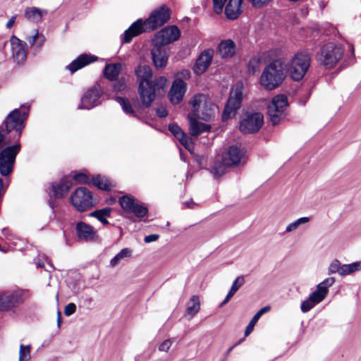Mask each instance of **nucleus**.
Returning a JSON list of instances; mask_svg holds the SVG:
<instances>
[{
    "label": "nucleus",
    "instance_id": "nucleus-12",
    "mask_svg": "<svg viewBox=\"0 0 361 361\" xmlns=\"http://www.w3.org/2000/svg\"><path fill=\"white\" fill-rule=\"evenodd\" d=\"M287 106L286 96L279 94L272 99L267 106V113L273 125H277L284 117Z\"/></svg>",
    "mask_w": 361,
    "mask_h": 361
},
{
    "label": "nucleus",
    "instance_id": "nucleus-31",
    "mask_svg": "<svg viewBox=\"0 0 361 361\" xmlns=\"http://www.w3.org/2000/svg\"><path fill=\"white\" fill-rule=\"evenodd\" d=\"M72 185V181L64 178L61 180L59 183L52 185L53 192L57 197H63L67 195Z\"/></svg>",
    "mask_w": 361,
    "mask_h": 361
},
{
    "label": "nucleus",
    "instance_id": "nucleus-11",
    "mask_svg": "<svg viewBox=\"0 0 361 361\" xmlns=\"http://www.w3.org/2000/svg\"><path fill=\"white\" fill-rule=\"evenodd\" d=\"M20 149V145L17 142L4 148L0 152V173L2 176H8L13 171L16 157Z\"/></svg>",
    "mask_w": 361,
    "mask_h": 361
},
{
    "label": "nucleus",
    "instance_id": "nucleus-38",
    "mask_svg": "<svg viewBox=\"0 0 361 361\" xmlns=\"http://www.w3.org/2000/svg\"><path fill=\"white\" fill-rule=\"evenodd\" d=\"M92 183L101 190H109L114 187V184L106 177L97 176L92 178Z\"/></svg>",
    "mask_w": 361,
    "mask_h": 361
},
{
    "label": "nucleus",
    "instance_id": "nucleus-7",
    "mask_svg": "<svg viewBox=\"0 0 361 361\" xmlns=\"http://www.w3.org/2000/svg\"><path fill=\"white\" fill-rule=\"evenodd\" d=\"M27 116L25 111L21 112L19 109L13 110L6 118L4 125L7 134L11 135V139L18 140L21 136L22 130L25 128L24 122Z\"/></svg>",
    "mask_w": 361,
    "mask_h": 361
},
{
    "label": "nucleus",
    "instance_id": "nucleus-52",
    "mask_svg": "<svg viewBox=\"0 0 361 361\" xmlns=\"http://www.w3.org/2000/svg\"><path fill=\"white\" fill-rule=\"evenodd\" d=\"M271 0H250V1L256 7H262L269 4Z\"/></svg>",
    "mask_w": 361,
    "mask_h": 361
},
{
    "label": "nucleus",
    "instance_id": "nucleus-45",
    "mask_svg": "<svg viewBox=\"0 0 361 361\" xmlns=\"http://www.w3.org/2000/svg\"><path fill=\"white\" fill-rule=\"evenodd\" d=\"M338 273L341 276H342V265L338 259H334L329 264L328 267V274H333Z\"/></svg>",
    "mask_w": 361,
    "mask_h": 361
},
{
    "label": "nucleus",
    "instance_id": "nucleus-17",
    "mask_svg": "<svg viewBox=\"0 0 361 361\" xmlns=\"http://www.w3.org/2000/svg\"><path fill=\"white\" fill-rule=\"evenodd\" d=\"M214 54V51L212 49H207L200 54L193 67L196 75H201L207 71L212 61Z\"/></svg>",
    "mask_w": 361,
    "mask_h": 361
},
{
    "label": "nucleus",
    "instance_id": "nucleus-18",
    "mask_svg": "<svg viewBox=\"0 0 361 361\" xmlns=\"http://www.w3.org/2000/svg\"><path fill=\"white\" fill-rule=\"evenodd\" d=\"M153 48L152 49L151 54L154 66L157 68H162L166 66L169 54L165 46L161 44H157L152 43Z\"/></svg>",
    "mask_w": 361,
    "mask_h": 361
},
{
    "label": "nucleus",
    "instance_id": "nucleus-33",
    "mask_svg": "<svg viewBox=\"0 0 361 361\" xmlns=\"http://www.w3.org/2000/svg\"><path fill=\"white\" fill-rule=\"evenodd\" d=\"M244 277L243 276H238L233 281L229 292L228 293L224 301L221 303L220 307H223L224 305H226L238 291V290L244 284Z\"/></svg>",
    "mask_w": 361,
    "mask_h": 361
},
{
    "label": "nucleus",
    "instance_id": "nucleus-1",
    "mask_svg": "<svg viewBox=\"0 0 361 361\" xmlns=\"http://www.w3.org/2000/svg\"><path fill=\"white\" fill-rule=\"evenodd\" d=\"M169 17V10L166 6H163L154 10L146 21L142 22L141 20H138L126 30L123 42L128 43L133 37L140 35L142 32L157 29L166 23Z\"/></svg>",
    "mask_w": 361,
    "mask_h": 361
},
{
    "label": "nucleus",
    "instance_id": "nucleus-41",
    "mask_svg": "<svg viewBox=\"0 0 361 361\" xmlns=\"http://www.w3.org/2000/svg\"><path fill=\"white\" fill-rule=\"evenodd\" d=\"M31 359V346L30 345L20 344L19 348L18 361H29Z\"/></svg>",
    "mask_w": 361,
    "mask_h": 361
},
{
    "label": "nucleus",
    "instance_id": "nucleus-63",
    "mask_svg": "<svg viewBox=\"0 0 361 361\" xmlns=\"http://www.w3.org/2000/svg\"><path fill=\"white\" fill-rule=\"evenodd\" d=\"M85 302H87L90 305L92 302V299L89 298V299L86 300Z\"/></svg>",
    "mask_w": 361,
    "mask_h": 361
},
{
    "label": "nucleus",
    "instance_id": "nucleus-14",
    "mask_svg": "<svg viewBox=\"0 0 361 361\" xmlns=\"http://www.w3.org/2000/svg\"><path fill=\"white\" fill-rule=\"evenodd\" d=\"M264 123V116L258 112L247 113L240 120L239 129L243 133H253L258 131Z\"/></svg>",
    "mask_w": 361,
    "mask_h": 361
},
{
    "label": "nucleus",
    "instance_id": "nucleus-56",
    "mask_svg": "<svg viewBox=\"0 0 361 361\" xmlns=\"http://www.w3.org/2000/svg\"><path fill=\"white\" fill-rule=\"evenodd\" d=\"M16 20V16H13L6 23V27L8 29H10L13 27V25L15 24Z\"/></svg>",
    "mask_w": 361,
    "mask_h": 361
},
{
    "label": "nucleus",
    "instance_id": "nucleus-47",
    "mask_svg": "<svg viewBox=\"0 0 361 361\" xmlns=\"http://www.w3.org/2000/svg\"><path fill=\"white\" fill-rule=\"evenodd\" d=\"M73 179L81 184H88L90 183L89 178L83 173H77L73 176Z\"/></svg>",
    "mask_w": 361,
    "mask_h": 361
},
{
    "label": "nucleus",
    "instance_id": "nucleus-39",
    "mask_svg": "<svg viewBox=\"0 0 361 361\" xmlns=\"http://www.w3.org/2000/svg\"><path fill=\"white\" fill-rule=\"evenodd\" d=\"M358 271H361V261L342 265V276L350 275Z\"/></svg>",
    "mask_w": 361,
    "mask_h": 361
},
{
    "label": "nucleus",
    "instance_id": "nucleus-48",
    "mask_svg": "<svg viewBox=\"0 0 361 361\" xmlns=\"http://www.w3.org/2000/svg\"><path fill=\"white\" fill-rule=\"evenodd\" d=\"M173 341L171 339L164 340L159 346V350L161 352L167 353L170 349Z\"/></svg>",
    "mask_w": 361,
    "mask_h": 361
},
{
    "label": "nucleus",
    "instance_id": "nucleus-59",
    "mask_svg": "<svg viewBox=\"0 0 361 361\" xmlns=\"http://www.w3.org/2000/svg\"><path fill=\"white\" fill-rule=\"evenodd\" d=\"M5 139L4 135L2 133V131L0 130V147L1 146V144Z\"/></svg>",
    "mask_w": 361,
    "mask_h": 361
},
{
    "label": "nucleus",
    "instance_id": "nucleus-30",
    "mask_svg": "<svg viewBox=\"0 0 361 361\" xmlns=\"http://www.w3.org/2000/svg\"><path fill=\"white\" fill-rule=\"evenodd\" d=\"M200 310V300L197 295H192L187 302L185 317L188 319H192Z\"/></svg>",
    "mask_w": 361,
    "mask_h": 361
},
{
    "label": "nucleus",
    "instance_id": "nucleus-15",
    "mask_svg": "<svg viewBox=\"0 0 361 361\" xmlns=\"http://www.w3.org/2000/svg\"><path fill=\"white\" fill-rule=\"evenodd\" d=\"M180 36V32L176 26H169L156 34L152 43L165 46L176 41Z\"/></svg>",
    "mask_w": 361,
    "mask_h": 361
},
{
    "label": "nucleus",
    "instance_id": "nucleus-37",
    "mask_svg": "<svg viewBox=\"0 0 361 361\" xmlns=\"http://www.w3.org/2000/svg\"><path fill=\"white\" fill-rule=\"evenodd\" d=\"M132 250L130 248L122 249L114 257L110 260V265L112 267H116L121 261L132 257Z\"/></svg>",
    "mask_w": 361,
    "mask_h": 361
},
{
    "label": "nucleus",
    "instance_id": "nucleus-42",
    "mask_svg": "<svg viewBox=\"0 0 361 361\" xmlns=\"http://www.w3.org/2000/svg\"><path fill=\"white\" fill-rule=\"evenodd\" d=\"M117 102L121 106L123 111L128 115L134 116L135 112L131 106L129 100L124 97H117Z\"/></svg>",
    "mask_w": 361,
    "mask_h": 361
},
{
    "label": "nucleus",
    "instance_id": "nucleus-2",
    "mask_svg": "<svg viewBox=\"0 0 361 361\" xmlns=\"http://www.w3.org/2000/svg\"><path fill=\"white\" fill-rule=\"evenodd\" d=\"M286 64L281 59H276L264 67L259 77V85L267 90L277 88L286 78Z\"/></svg>",
    "mask_w": 361,
    "mask_h": 361
},
{
    "label": "nucleus",
    "instance_id": "nucleus-27",
    "mask_svg": "<svg viewBox=\"0 0 361 361\" xmlns=\"http://www.w3.org/2000/svg\"><path fill=\"white\" fill-rule=\"evenodd\" d=\"M97 56L90 54H81L75 60H74L67 68L71 72L74 73L84 66L95 61Z\"/></svg>",
    "mask_w": 361,
    "mask_h": 361
},
{
    "label": "nucleus",
    "instance_id": "nucleus-62",
    "mask_svg": "<svg viewBox=\"0 0 361 361\" xmlns=\"http://www.w3.org/2000/svg\"><path fill=\"white\" fill-rule=\"evenodd\" d=\"M185 204L188 206V207H192V204H194V203L192 202H186Z\"/></svg>",
    "mask_w": 361,
    "mask_h": 361
},
{
    "label": "nucleus",
    "instance_id": "nucleus-43",
    "mask_svg": "<svg viewBox=\"0 0 361 361\" xmlns=\"http://www.w3.org/2000/svg\"><path fill=\"white\" fill-rule=\"evenodd\" d=\"M129 213L133 214L135 216L140 218L145 216L147 213V209L137 201Z\"/></svg>",
    "mask_w": 361,
    "mask_h": 361
},
{
    "label": "nucleus",
    "instance_id": "nucleus-25",
    "mask_svg": "<svg viewBox=\"0 0 361 361\" xmlns=\"http://www.w3.org/2000/svg\"><path fill=\"white\" fill-rule=\"evenodd\" d=\"M76 233L80 239L85 240H94L97 238L94 228L84 222L77 224Z\"/></svg>",
    "mask_w": 361,
    "mask_h": 361
},
{
    "label": "nucleus",
    "instance_id": "nucleus-29",
    "mask_svg": "<svg viewBox=\"0 0 361 361\" xmlns=\"http://www.w3.org/2000/svg\"><path fill=\"white\" fill-rule=\"evenodd\" d=\"M135 75L139 85L142 83L152 82V73L150 67L146 65H140L135 68Z\"/></svg>",
    "mask_w": 361,
    "mask_h": 361
},
{
    "label": "nucleus",
    "instance_id": "nucleus-28",
    "mask_svg": "<svg viewBox=\"0 0 361 361\" xmlns=\"http://www.w3.org/2000/svg\"><path fill=\"white\" fill-rule=\"evenodd\" d=\"M188 118L190 121V131L191 135L197 137L202 133L209 130V125L197 121L196 120L197 118L193 117L192 114H189Z\"/></svg>",
    "mask_w": 361,
    "mask_h": 361
},
{
    "label": "nucleus",
    "instance_id": "nucleus-4",
    "mask_svg": "<svg viewBox=\"0 0 361 361\" xmlns=\"http://www.w3.org/2000/svg\"><path fill=\"white\" fill-rule=\"evenodd\" d=\"M343 56V49L333 42L324 44L316 54V60L326 69H331L336 66Z\"/></svg>",
    "mask_w": 361,
    "mask_h": 361
},
{
    "label": "nucleus",
    "instance_id": "nucleus-5",
    "mask_svg": "<svg viewBox=\"0 0 361 361\" xmlns=\"http://www.w3.org/2000/svg\"><path fill=\"white\" fill-rule=\"evenodd\" d=\"M243 157V152L239 147H230L222 155L221 160H216L212 168V173L216 178L221 176L226 172V167L238 166Z\"/></svg>",
    "mask_w": 361,
    "mask_h": 361
},
{
    "label": "nucleus",
    "instance_id": "nucleus-8",
    "mask_svg": "<svg viewBox=\"0 0 361 361\" xmlns=\"http://www.w3.org/2000/svg\"><path fill=\"white\" fill-rule=\"evenodd\" d=\"M335 283L334 277L325 279L317 286V289L309 297L302 302L300 310L303 313L311 310L315 305L320 303L326 296L329 288Z\"/></svg>",
    "mask_w": 361,
    "mask_h": 361
},
{
    "label": "nucleus",
    "instance_id": "nucleus-6",
    "mask_svg": "<svg viewBox=\"0 0 361 361\" xmlns=\"http://www.w3.org/2000/svg\"><path fill=\"white\" fill-rule=\"evenodd\" d=\"M311 62L310 55L307 52L296 53L286 64V70L290 78L295 81L302 80L307 73Z\"/></svg>",
    "mask_w": 361,
    "mask_h": 361
},
{
    "label": "nucleus",
    "instance_id": "nucleus-19",
    "mask_svg": "<svg viewBox=\"0 0 361 361\" xmlns=\"http://www.w3.org/2000/svg\"><path fill=\"white\" fill-rule=\"evenodd\" d=\"M99 90L97 87L91 88L81 98V102L78 108L90 109L99 104Z\"/></svg>",
    "mask_w": 361,
    "mask_h": 361
},
{
    "label": "nucleus",
    "instance_id": "nucleus-40",
    "mask_svg": "<svg viewBox=\"0 0 361 361\" xmlns=\"http://www.w3.org/2000/svg\"><path fill=\"white\" fill-rule=\"evenodd\" d=\"M119 204L122 209L126 212H128L130 211L132 207H134V205L137 202V200H135L132 196L129 195H125L119 198L118 200Z\"/></svg>",
    "mask_w": 361,
    "mask_h": 361
},
{
    "label": "nucleus",
    "instance_id": "nucleus-16",
    "mask_svg": "<svg viewBox=\"0 0 361 361\" xmlns=\"http://www.w3.org/2000/svg\"><path fill=\"white\" fill-rule=\"evenodd\" d=\"M9 42L13 59L18 63H23L27 58V48L26 43L15 35L11 37Z\"/></svg>",
    "mask_w": 361,
    "mask_h": 361
},
{
    "label": "nucleus",
    "instance_id": "nucleus-20",
    "mask_svg": "<svg viewBox=\"0 0 361 361\" xmlns=\"http://www.w3.org/2000/svg\"><path fill=\"white\" fill-rule=\"evenodd\" d=\"M154 85L152 82L139 85L138 93L142 103L145 106H149L155 99Z\"/></svg>",
    "mask_w": 361,
    "mask_h": 361
},
{
    "label": "nucleus",
    "instance_id": "nucleus-21",
    "mask_svg": "<svg viewBox=\"0 0 361 361\" xmlns=\"http://www.w3.org/2000/svg\"><path fill=\"white\" fill-rule=\"evenodd\" d=\"M24 17L30 23H38L48 15V10L37 6H27L24 10Z\"/></svg>",
    "mask_w": 361,
    "mask_h": 361
},
{
    "label": "nucleus",
    "instance_id": "nucleus-61",
    "mask_svg": "<svg viewBox=\"0 0 361 361\" xmlns=\"http://www.w3.org/2000/svg\"><path fill=\"white\" fill-rule=\"evenodd\" d=\"M350 51H351V57L353 58L355 56L354 54V47L350 45Z\"/></svg>",
    "mask_w": 361,
    "mask_h": 361
},
{
    "label": "nucleus",
    "instance_id": "nucleus-26",
    "mask_svg": "<svg viewBox=\"0 0 361 361\" xmlns=\"http://www.w3.org/2000/svg\"><path fill=\"white\" fill-rule=\"evenodd\" d=\"M243 0H229L225 7V14L227 18L235 20L243 12Z\"/></svg>",
    "mask_w": 361,
    "mask_h": 361
},
{
    "label": "nucleus",
    "instance_id": "nucleus-23",
    "mask_svg": "<svg viewBox=\"0 0 361 361\" xmlns=\"http://www.w3.org/2000/svg\"><path fill=\"white\" fill-rule=\"evenodd\" d=\"M236 49L235 43L228 39L220 42L217 47V52L222 59H228L235 54Z\"/></svg>",
    "mask_w": 361,
    "mask_h": 361
},
{
    "label": "nucleus",
    "instance_id": "nucleus-24",
    "mask_svg": "<svg viewBox=\"0 0 361 361\" xmlns=\"http://www.w3.org/2000/svg\"><path fill=\"white\" fill-rule=\"evenodd\" d=\"M169 129L186 149L192 152L193 144L191 139L185 134L178 126L176 124L169 125Z\"/></svg>",
    "mask_w": 361,
    "mask_h": 361
},
{
    "label": "nucleus",
    "instance_id": "nucleus-54",
    "mask_svg": "<svg viewBox=\"0 0 361 361\" xmlns=\"http://www.w3.org/2000/svg\"><path fill=\"white\" fill-rule=\"evenodd\" d=\"M159 239V235L157 234H151L145 237V242L146 243H149L152 242H154Z\"/></svg>",
    "mask_w": 361,
    "mask_h": 361
},
{
    "label": "nucleus",
    "instance_id": "nucleus-53",
    "mask_svg": "<svg viewBox=\"0 0 361 361\" xmlns=\"http://www.w3.org/2000/svg\"><path fill=\"white\" fill-rule=\"evenodd\" d=\"M39 37V31L38 30H35V34L32 36L28 37L27 40L30 44V45H34L37 44V40Z\"/></svg>",
    "mask_w": 361,
    "mask_h": 361
},
{
    "label": "nucleus",
    "instance_id": "nucleus-55",
    "mask_svg": "<svg viewBox=\"0 0 361 361\" xmlns=\"http://www.w3.org/2000/svg\"><path fill=\"white\" fill-rule=\"evenodd\" d=\"M157 114L159 117L164 118L167 116V111L166 108L161 106L157 109Z\"/></svg>",
    "mask_w": 361,
    "mask_h": 361
},
{
    "label": "nucleus",
    "instance_id": "nucleus-36",
    "mask_svg": "<svg viewBox=\"0 0 361 361\" xmlns=\"http://www.w3.org/2000/svg\"><path fill=\"white\" fill-rule=\"evenodd\" d=\"M111 209L109 207H105L102 209L94 211L89 214L90 216L97 218L102 224L107 225L109 224L107 217L111 215Z\"/></svg>",
    "mask_w": 361,
    "mask_h": 361
},
{
    "label": "nucleus",
    "instance_id": "nucleus-44",
    "mask_svg": "<svg viewBox=\"0 0 361 361\" xmlns=\"http://www.w3.org/2000/svg\"><path fill=\"white\" fill-rule=\"evenodd\" d=\"M262 63V58L259 56H254L248 63V71L250 73H255L259 68Z\"/></svg>",
    "mask_w": 361,
    "mask_h": 361
},
{
    "label": "nucleus",
    "instance_id": "nucleus-3",
    "mask_svg": "<svg viewBox=\"0 0 361 361\" xmlns=\"http://www.w3.org/2000/svg\"><path fill=\"white\" fill-rule=\"evenodd\" d=\"M193 117L204 121H210L218 114V107L205 94H195L190 102Z\"/></svg>",
    "mask_w": 361,
    "mask_h": 361
},
{
    "label": "nucleus",
    "instance_id": "nucleus-13",
    "mask_svg": "<svg viewBox=\"0 0 361 361\" xmlns=\"http://www.w3.org/2000/svg\"><path fill=\"white\" fill-rule=\"evenodd\" d=\"M243 98V85L237 84L231 90L230 97L225 106L222 119L226 121L235 115L236 111L240 108Z\"/></svg>",
    "mask_w": 361,
    "mask_h": 361
},
{
    "label": "nucleus",
    "instance_id": "nucleus-34",
    "mask_svg": "<svg viewBox=\"0 0 361 361\" xmlns=\"http://www.w3.org/2000/svg\"><path fill=\"white\" fill-rule=\"evenodd\" d=\"M310 221V218L308 216L300 217L295 221L288 224L286 226L285 232L291 233L298 230L302 226L307 224Z\"/></svg>",
    "mask_w": 361,
    "mask_h": 361
},
{
    "label": "nucleus",
    "instance_id": "nucleus-22",
    "mask_svg": "<svg viewBox=\"0 0 361 361\" xmlns=\"http://www.w3.org/2000/svg\"><path fill=\"white\" fill-rule=\"evenodd\" d=\"M22 302L20 295L17 293H1L0 294V310H8Z\"/></svg>",
    "mask_w": 361,
    "mask_h": 361
},
{
    "label": "nucleus",
    "instance_id": "nucleus-35",
    "mask_svg": "<svg viewBox=\"0 0 361 361\" xmlns=\"http://www.w3.org/2000/svg\"><path fill=\"white\" fill-rule=\"evenodd\" d=\"M269 306H265L260 309L252 317L250 323L248 324L245 331V336H247L253 330L255 325L259 319V318L265 313L268 312L270 310Z\"/></svg>",
    "mask_w": 361,
    "mask_h": 361
},
{
    "label": "nucleus",
    "instance_id": "nucleus-46",
    "mask_svg": "<svg viewBox=\"0 0 361 361\" xmlns=\"http://www.w3.org/2000/svg\"><path fill=\"white\" fill-rule=\"evenodd\" d=\"M226 1V0H213V8L216 13H222Z\"/></svg>",
    "mask_w": 361,
    "mask_h": 361
},
{
    "label": "nucleus",
    "instance_id": "nucleus-51",
    "mask_svg": "<svg viewBox=\"0 0 361 361\" xmlns=\"http://www.w3.org/2000/svg\"><path fill=\"white\" fill-rule=\"evenodd\" d=\"M126 88L125 82L123 80H118L114 85L116 92H121Z\"/></svg>",
    "mask_w": 361,
    "mask_h": 361
},
{
    "label": "nucleus",
    "instance_id": "nucleus-57",
    "mask_svg": "<svg viewBox=\"0 0 361 361\" xmlns=\"http://www.w3.org/2000/svg\"><path fill=\"white\" fill-rule=\"evenodd\" d=\"M46 38L44 35L39 33V37L37 40V44L39 47H42L44 42H45Z\"/></svg>",
    "mask_w": 361,
    "mask_h": 361
},
{
    "label": "nucleus",
    "instance_id": "nucleus-32",
    "mask_svg": "<svg viewBox=\"0 0 361 361\" xmlns=\"http://www.w3.org/2000/svg\"><path fill=\"white\" fill-rule=\"evenodd\" d=\"M123 69V64L121 63L107 64L104 69L105 78L109 80L115 81Z\"/></svg>",
    "mask_w": 361,
    "mask_h": 361
},
{
    "label": "nucleus",
    "instance_id": "nucleus-60",
    "mask_svg": "<svg viewBox=\"0 0 361 361\" xmlns=\"http://www.w3.org/2000/svg\"><path fill=\"white\" fill-rule=\"evenodd\" d=\"M8 184V180L6 181V185H4L3 180L0 178V188L3 189L4 187H6Z\"/></svg>",
    "mask_w": 361,
    "mask_h": 361
},
{
    "label": "nucleus",
    "instance_id": "nucleus-50",
    "mask_svg": "<svg viewBox=\"0 0 361 361\" xmlns=\"http://www.w3.org/2000/svg\"><path fill=\"white\" fill-rule=\"evenodd\" d=\"M75 310H76L75 305L74 303L71 302L66 305V307L64 308V314L66 316H71L75 312Z\"/></svg>",
    "mask_w": 361,
    "mask_h": 361
},
{
    "label": "nucleus",
    "instance_id": "nucleus-64",
    "mask_svg": "<svg viewBox=\"0 0 361 361\" xmlns=\"http://www.w3.org/2000/svg\"><path fill=\"white\" fill-rule=\"evenodd\" d=\"M233 347H231V348H230L228 349V353H229L233 350Z\"/></svg>",
    "mask_w": 361,
    "mask_h": 361
},
{
    "label": "nucleus",
    "instance_id": "nucleus-58",
    "mask_svg": "<svg viewBox=\"0 0 361 361\" xmlns=\"http://www.w3.org/2000/svg\"><path fill=\"white\" fill-rule=\"evenodd\" d=\"M57 316H58V318H57L58 326H60L61 323V314L59 311H58V312H57Z\"/></svg>",
    "mask_w": 361,
    "mask_h": 361
},
{
    "label": "nucleus",
    "instance_id": "nucleus-49",
    "mask_svg": "<svg viewBox=\"0 0 361 361\" xmlns=\"http://www.w3.org/2000/svg\"><path fill=\"white\" fill-rule=\"evenodd\" d=\"M168 83V80L166 78L161 76L157 78L153 84L154 87L157 86L158 89H164Z\"/></svg>",
    "mask_w": 361,
    "mask_h": 361
},
{
    "label": "nucleus",
    "instance_id": "nucleus-10",
    "mask_svg": "<svg viewBox=\"0 0 361 361\" xmlns=\"http://www.w3.org/2000/svg\"><path fill=\"white\" fill-rule=\"evenodd\" d=\"M70 203L79 212H84L94 205L92 192L84 187L74 190L70 197Z\"/></svg>",
    "mask_w": 361,
    "mask_h": 361
},
{
    "label": "nucleus",
    "instance_id": "nucleus-9",
    "mask_svg": "<svg viewBox=\"0 0 361 361\" xmlns=\"http://www.w3.org/2000/svg\"><path fill=\"white\" fill-rule=\"evenodd\" d=\"M190 73L188 70H182L174 75V80L169 92V98L173 104H179L183 99L187 91L185 80L189 79Z\"/></svg>",
    "mask_w": 361,
    "mask_h": 361
}]
</instances>
